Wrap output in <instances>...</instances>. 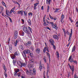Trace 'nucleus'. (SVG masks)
I'll return each instance as SVG.
<instances>
[{"label":"nucleus","mask_w":78,"mask_h":78,"mask_svg":"<svg viewBox=\"0 0 78 78\" xmlns=\"http://www.w3.org/2000/svg\"><path fill=\"white\" fill-rule=\"evenodd\" d=\"M72 58V55H70L69 58V61L70 62H74V63H75L76 64V65H77L78 64V62H77V61L76 60H73V59Z\"/></svg>","instance_id":"obj_1"},{"label":"nucleus","mask_w":78,"mask_h":78,"mask_svg":"<svg viewBox=\"0 0 78 78\" xmlns=\"http://www.w3.org/2000/svg\"><path fill=\"white\" fill-rule=\"evenodd\" d=\"M17 63L19 66H21V67L22 66L23 67H25L27 66V63L25 62H22L21 61H17Z\"/></svg>","instance_id":"obj_2"},{"label":"nucleus","mask_w":78,"mask_h":78,"mask_svg":"<svg viewBox=\"0 0 78 78\" xmlns=\"http://www.w3.org/2000/svg\"><path fill=\"white\" fill-rule=\"evenodd\" d=\"M23 53L24 54L23 55V56H24V58L25 60V59H27V56L25 54H28V53H30V50L29 49L25 50L23 51Z\"/></svg>","instance_id":"obj_3"},{"label":"nucleus","mask_w":78,"mask_h":78,"mask_svg":"<svg viewBox=\"0 0 78 78\" xmlns=\"http://www.w3.org/2000/svg\"><path fill=\"white\" fill-rule=\"evenodd\" d=\"M23 31L27 33V34H30V31H29L28 29L26 27H24L23 28Z\"/></svg>","instance_id":"obj_4"},{"label":"nucleus","mask_w":78,"mask_h":78,"mask_svg":"<svg viewBox=\"0 0 78 78\" xmlns=\"http://www.w3.org/2000/svg\"><path fill=\"white\" fill-rule=\"evenodd\" d=\"M68 65L69 68H70V69L72 71V75H73V72H74V71L75 70V67L73 66H72H72L70 65L69 63L68 64Z\"/></svg>","instance_id":"obj_5"},{"label":"nucleus","mask_w":78,"mask_h":78,"mask_svg":"<svg viewBox=\"0 0 78 78\" xmlns=\"http://www.w3.org/2000/svg\"><path fill=\"white\" fill-rule=\"evenodd\" d=\"M12 44H14L15 46H17V43L19 42V40H17L15 42V41H14V40H13L12 41Z\"/></svg>","instance_id":"obj_6"},{"label":"nucleus","mask_w":78,"mask_h":78,"mask_svg":"<svg viewBox=\"0 0 78 78\" xmlns=\"http://www.w3.org/2000/svg\"><path fill=\"white\" fill-rule=\"evenodd\" d=\"M50 23L51 24H52V25L53 26V28H55V29H56V30H58V27H57V25L56 24H53V23L52 22H50Z\"/></svg>","instance_id":"obj_7"},{"label":"nucleus","mask_w":78,"mask_h":78,"mask_svg":"<svg viewBox=\"0 0 78 78\" xmlns=\"http://www.w3.org/2000/svg\"><path fill=\"white\" fill-rule=\"evenodd\" d=\"M53 37L54 39H57V41H58L59 39V35L55 34L53 36Z\"/></svg>","instance_id":"obj_8"},{"label":"nucleus","mask_w":78,"mask_h":78,"mask_svg":"<svg viewBox=\"0 0 78 78\" xmlns=\"http://www.w3.org/2000/svg\"><path fill=\"white\" fill-rule=\"evenodd\" d=\"M18 14H21V16L23 14V10H19L17 12Z\"/></svg>","instance_id":"obj_9"},{"label":"nucleus","mask_w":78,"mask_h":78,"mask_svg":"<svg viewBox=\"0 0 78 78\" xmlns=\"http://www.w3.org/2000/svg\"><path fill=\"white\" fill-rule=\"evenodd\" d=\"M31 42L30 41H28L27 43H24L25 45L26 46H30V45H31Z\"/></svg>","instance_id":"obj_10"},{"label":"nucleus","mask_w":78,"mask_h":78,"mask_svg":"<svg viewBox=\"0 0 78 78\" xmlns=\"http://www.w3.org/2000/svg\"><path fill=\"white\" fill-rule=\"evenodd\" d=\"M31 71H32L31 70H30L29 71H28V70H26V72L27 74L28 75H31V74H32Z\"/></svg>","instance_id":"obj_11"},{"label":"nucleus","mask_w":78,"mask_h":78,"mask_svg":"<svg viewBox=\"0 0 78 78\" xmlns=\"http://www.w3.org/2000/svg\"><path fill=\"white\" fill-rule=\"evenodd\" d=\"M11 58L12 59H15L16 57L15 56L14 54H11L10 55Z\"/></svg>","instance_id":"obj_12"},{"label":"nucleus","mask_w":78,"mask_h":78,"mask_svg":"<svg viewBox=\"0 0 78 78\" xmlns=\"http://www.w3.org/2000/svg\"><path fill=\"white\" fill-rule=\"evenodd\" d=\"M49 41L50 42L51 44V45H52V44H55V41H54L53 39H50L49 40Z\"/></svg>","instance_id":"obj_13"},{"label":"nucleus","mask_w":78,"mask_h":78,"mask_svg":"<svg viewBox=\"0 0 78 78\" xmlns=\"http://www.w3.org/2000/svg\"><path fill=\"white\" fill-rule=\"evenodd\" d=\"M61 22H62V23H63V22H64V21H63V20H64V15H62L61 18Z\"/></svg>","instance_id":"obj_14"},{"label":"nucleus","mask_w":78,"mask_h":78,"mask_svg":"<svg viewBox=\"0 0 78 78\" xmlns=\"http://www.w3.org/2000/svg\"><path fill=\"white\" fill-rule=\"evenodd\" d=\"M27 22H28V24L29 25H31V22L30 19H29L27 20Z\"/></svg>","instance_id":"obj_15"},{"label":"nucleus","mask_w":78,"mask_h":78,"mask_svg":"<svg viewBox=\"0 0 78 78\" xmlns=\"http://www.w3.org/2000/svg\"><path fill=\"white\" fill-rule=\"evenodd\" d=\"M39 69L40 71H41V70L42 69V65H41V61L40 62V66Z\"/></svg>","instance_id":"obj_16"},{"label":"nucleus","mask_w":78,"mask_h":78,"mask_svg":"<svg viewBox=\"0 0 78 78\" xmlns=\"http://www.w3.org/2000/svg\"><path fill=\"white\" fill-rule=\"evenodd\" d=\"M36 51L37 52V53H39L40 51H41V50L39 49V48H37L36 49Z\"/></svg>","instance_id":"obj_17"},{"label":"nucleus","mask_w":78,"mask_h":78,"mask_svg":"<svg viewBox=\"0 0 78 78\" xmlns=\"http://www.w3.org/2000/svg\"><path fill=\"white\" fill-rule=\"evenodd\" d=\"M76 49V46L74 45L72 48V52L73 51H75V50Z\"/></svg>","instance_id":"obj_18"},{"label":"nucleus","mask_w":78,"mask_h":78,"mask_svg":"<svg viewBox=\"0 0 78 78\" xmlns=\"http://www.w3.org/2000/svg\"><path fill=\"white\" fill-rule=\"evenodd\" d=\"M34 66H33V65H31V64H28V67L29 69H30L31 67H33Z\"/></svg>","instance_id":"obj_19"},{"label":"nucleus","mask_w":78,"mask_h":78,"mask_svg":"<svg viewBox=\"0 0 78 78\" xmlns=\"http://www.w3.org/2000/svg\"><path fill=\"white\" fill-rule=\"evenodd\" d=\"M46 1L47 4H48V5H50L51 2V0H46Z\"/></svg>","instance_id":"obj_20"},{"label":"nucleus","mask_w":78,"mask_h":78,"mask_svg":"<svg viewBox=\"0 0 78 78\" xmlns=\"http://www.w3.org/2000/svg\"><path fill=\"white\" fill-rule=\"evenodd\" d=\"M46 53L47 54V55H48V58H49V61L50 60V55L48 52H46Z\"/></svg>","instance_id":"obj_21"},{"label":"nucleus","mask_w":78,"mask_h":78,"mask_svg":"<svg viewBox=\"0 0 78 78\" xmlns=\"http://www.w3.org/2000/svg\"><path fill=\"white\" fill-rule=\"evenodd\" d=\"M17 62V60L16 59H15L12 62L14 65H15L16 63Z\"/></svg>","instance_id":"obj_22"},{"label":"nucleus","mask_w":78,"mask_h":78,"mask_svg":"<svg viewBox=\"0 0 78 78\" xmlns=\"http://www.w3.org/2000/svg\"><path fill=\"white\" fill-rule=\"evenodd\" d=\"M19 48L21 50H23V48L22 45H20L19 46Z\"/></svg>","instance_id":"obj_23"},{"label":"nucleus","mask_w":78,"mask_h":78,"mask_svg":"<svg viewBox=\"0 0 78 78\" xmlns=\"http://www.w3.org/2000/svg\"><path fill=\"white\" fill-rule=\"evenodd\" d=\"M14 55L15 56H18V55H19L20 54H19V53H17V52H16L14 53Z\"/></svg>","instance_id":"obj_24"},{"label":"nucleus","mask_w":78,"mask_h":78,"mask_svg":"<svg viewBox=\"0 0 78 78\" xmlns=\"http://www.w3.org/2000/svg\"><path fill=\"white\" fill-rule=\"evenodd\" d=\"M3 66L4 69L6 72V66H5V65H3Z\"/></svg>","instance_id":"obj_25"},{"label":"nucleus","mask_w":78,"mask_h":78,"mask_svg":"<svg viewBox=\"0 0 78 78\" xmlns=\"http://www.w3.org/2000/svg\"><path fill=\"white\" fill-rule=\"evenodd\" d=\"M17 75L18 77H20V76H21V73L19 72L17 74Z\"/></svg>","instance_id":"obj_26"},{"label":"nucleus","mask_w":78,"mask_h":78,"mask_svg":"<svg viewBox=\"0 0 78 78\" xmlns=\"http://www.w3.org/2000/svg\"><path fill=\"white\" fill-rule=\"evenodd\" d=\"M14 71L16 72H17H17H19L20 71V70H19V69H15Z\"/></svg>","instance_id":"obj_27"},{"label":"nucleus","mask_w":78,"mask_h":78,"mask_svg":"<svg viewBox=\"0 0 78 78\" xmlns=\"http://www.w3.org/2000/svg\"><path fill=\"white\" fill-rule=\"evenodd\" d=\"M17 72H16L14 71V72L13 73L14 75L15 76H16L17 75Z\"/></svg>","instance_id":"obj_28"},{"label":"nucleus","mask_w":78,"mask_h":78,"mask_svg":"<svg viewBox=\"0 0 78 78\" xmlns=\"http://www.w3.org/2000/svg\"><path fill=\"white\" fill-rule=\"evenodd\" d=\"M28 16H33V13L30 12L28 13Z\"/></svg>","instance_id":"obj_29"},{"label":"nucleus","mask_w":78,"mask_h":78,"mask_svg":"<svg viewBox=\"0 0 78 78\" xmlns=\"http://www.w3.org/2000/svg\"><path fill=\"white\" fill-rule=\"evenodd\" d=\"M1 12H0V14H2V11H3V8L1 6Z\"/></svg>","instance_id":"obj_30"},{"label":"nucleus","mask_w":78,"mask_h":78,"mask_svg":"<svg viewBox=\"0 0 78 78\" xmlns=\"http://www.w3.org/2000/svg\"><path fill=\"white\" fill-rule=\"evenodd\" d=\"M18 32L17 31H15V33L14 34V35H17V36H18Z\"/></svg>","instance_id":"obj_31"},{"label":"nucleus","mask_w":78,"mask_h":78,"mask_svg":"<svg viewBox=\"0 0 78 78\" xmlns=\"http://www.w3.org/2000/svg\"><path fill=\"white\" fill-rule=\"evenodd\" d=\"M13 3H15V4H18L19 6H20V4H19L18 2L16 1H14Z\"/></svg>","instance_id":"obj_32"},{"label":"nucleus","mask_w":78,"mask_h":78,"mask_svg":"<svg viewBox=\"0 0 78 78\" xmlns=\"http://www.w3.org/2000/svg\"><path fill=\"white\" fill-rule=\"evenodd\" d=\"M29 61L30 62H34V59H30Z\"/></svg>","instance_id":"obj_33"},{"label":"nucleus","mask_w":78,"mask_h":78,"mask_svg":"<svg viewBox=\"0 0 78 78\" xmlns=\"http://www.w3.org/2000/svg\"><path fill=\"white\" fill-rule=\"evenodd\" d=\"M2 4L4 5V6H5V7H6V4H5V3L3 1H2Z\"/></svg>","instance_id":"obj_34"},{"label":"nucleus","mask_w":78,"mask_h":78,"mask_svg":"<svg viewBox=\"0 0 78 78\" xmlns=\"http://www.w3.org/2000/svg\"><path fill=\"white\" fill-rule=\"evenodd\" d=\"M52 45L53 47V48L54 49V50H56V46H55V45H54V44H51Z\"/></svg>","instance_id":"obj_35"},{"label":"nucleus","mask_w":78,"mask_h":78,"mask_svg":"<svg viewBox=\"0 0 78 78\" xmlns=\"http://www.w3.org/2000/svg\"><path fill=\"white\" fill-rule=\"evenodd\" d=\"M59 10V9H56L54 11V12H58V11Z\"/></svg>","instance_id":"obj_36"},{"label":"nucleus","mask_w":78,"mask_h":78,"mask_svg":"<svg viewBox=\"0 0 78 78\" xmlns=\"http://www.w3.org/2000/svg\"><path fill=\"white\" fill-rule=\"evenodd\" d=\"M71 33L70 34H69V36H72V29H71Z\"/></svg>","instance_id":"obj_37"},{"label":"nucleus","mask_w":78,"mask_h":78,"mask_svg":"<svg viewBox=\"0 0 78 78\" xmlns=\"http://www.w3.org/2000/svg\"><path fill=\"white\" fill-rule=\"evenodd\" d=\"M14 39H17V37H18V35H14Z\"/></svg>","instance_id":"obj_38"},{"label":"nucleus","mask_w":78,"mask_h":78,"mask_svg":"<svg viewBox=\"0 0 78 78\" xmlns=\"http://www.w3.org/2000/svg\"><path fill=\"white\" fill-rule=\"evenodd\" d=\"M21 34L22 36H24V34H25V33H24L23 31H21Z\"/></svg>","instance_id":"obj_39"},{"label":"nucleus","mask_w":78,"mask_h":78,"mask_svg":"<svg viewBox=\"0 0 78 78\" xmlns=\"http://www.w3.org/2000/svg\"><path fill=\"white\" fill-rule=\"evenodd\" d=\"M10 42V38H9L8 39L7 42L9 44V42Z\"/></svg>","instance_id":"obj_40"},{"label":"nucleus","mask_w":78,"mask_h":78,"mask_svg":"<svg viewBox=\"0 0 78 78\" xmlns=\"http://www.w3.org/2000/svg\"><path fill=\"white\" fill-rule=\"evenodd\" d=\"M28 30H30L31 33H32V31H31V28L30 27H28Z\"/></svg>","instance_id":"obj_41"},{"label":"nucleus","mask_w":78,"mask_h":78,"mask_svg":"<svg viewBox=\"0 0 78 78\" xmlns=\"http://www.w3.org/2000/svg\"><path fill=\"white\" fill-rule=\"evenodd\" d=\"M49 17H50V18L51 19H52V20H53V17L51 16V15H50V14H49Z\"/></svg>","instance_id":"obj_42"},{"label":"nucleus","mask_w":78,"mask_h":78,"mask_svg":"<svg viewBox=\"0 0 78 78\" xmlns=\"http://www.w3.org/2000/svg\"><path fill=\"white\" fill-rule=\"evenodd\" d=\"M9 19V20H10V22L12 23V19H11V18H10V17H8Z\"/></svg>","instance_id":"obj_43"},{"label":"nucleus","mask_w":78,"mask_h":78,"mask_svg":"<svg viewBox=\"0 0 78 78\" xmlns=\"http://www.w3.org/2000/svg\"><path fill=\"white\" fill-rule=\"evenodd\" d=\"M74 77V78H78V77L77 76L76 74H75Z\"/></svg>","instance_id":"obj_44"},{"label":"nucleus","mask_w":78,"mask_h":78,"mask_svg":"<svg viewBox=\"0 0 78 78\" xmlns=\"http://www.w3.org/2000/svg\"><path fill=\"white\" fill-rule=\"evenodd\" d=\"M38 4H39V3H37L35 4H34V6H37V5H38Z\"/></svg>","instance_id":"obj_45"},{"label":"nucleus","mask_w":78,"mask_h":78,"mask_svg":"<svg viewBox=\"0 0 78 78\" xmlns=\"http://www.w3.org/2000/svg\"><path fill=\"white\" fill-rule=\"evenodd\" d=\"M24 13V14L25 15V16H27V12H26L25 11H23Z\"/></svg>","instance_id":"obj_46"},{"label":"nucleus","mask_w":78,"mask_h":78,"mask_svg":"<svg viewBox=\"0 0 78 78\" xmlns=\"http://www.w3.org/2000/svg\"><path fill=\"white\" fill-rule=\"evenodd\" d=\"M71 38H72V36H69V40H68V41H69L71 39Z\"/></svg>","instance_id":"obj_47"},{"label":"nucleus","mask_w":78,"mask_h":78,"mask_svg":"<svg viewBox=\"0 0 78 78\" xmlns=\"http://www.w3.org/2000/svg\"><path fill=\"white\" fill-rule=\"evenodd\" d=\"M33 72L35 74H36V73H35V72H36V70H35V69H33Z\"/></svg>","instance_id":"obj_48"},{"label":"nucleus","mask_w":78,"mask_h":78,"mask_svg":"<svg viewBox=\"0 0 78 78\" xmlns=\"http://www.w3.org/2000/svg\"><path fill=\"white\" fill-rule=\"evenodd\" d=\"M30 49H31V50L32 51H33V50H34V48H33V47L31 46L30 47Z\"/></svg>","instance_id":"obj_49"},{"label":"nucleus","mask_w":78,"mask_h":78,"mask_svg":"<svg viewBox=\"0 0 78 78\" xmlns=\"http://www.w3.org/2000/svg\"><path fill=\"white\" fill-rule=\"evenodd\" d=\"M50 6L49 5L48 6V8H47V11H48L49 9Z\"/></svg>","instance_id":"obj_50"},{"label":"nucleus","mask_w":78,"mask_h":78,"mask_svg":"<svg viewBox=\"0 0 78 78\" xmlns=\"http://www.w3.org/2000/svg\"><path fill=\"white\" fill-rule=\"evenodd\" d=\"M46 49H45V48H44L43 49V52L44 53H45V51H46Z\"/></svg>","instance_id":"obj_51"},{"label":"nucleus","mask_w":78,"mask_h":78,"mask_svg":"<svg viewBox=\"0 0 78 78\" xmlns=\"http://www.w3.org/2000/svg\"><path fill=\"white\" fill-rule=\"evenodd\" d=\"M46 22L48 23H49V24L50 23V22L48 21V20H46Z\"/></svg>","instance_id":"obj_52"},{"label":"nucleus","mask_w":78,"mask_h":78,"mask_svg":"<svg viewBox=\"0 0 78 78\" xmlns=\"http://www.w3.org/2000/svg\"><path fill=\"white\" fill-rule=\"evenodd\" d=\"M43 59H44V61L45 62H46V59L45 58V57H44L43 58Z\"/></svg>","instance_id":"obj_53"},{"label":"nucleus","mask_w":78,"mask_h":78,"mask_svg":"<svg viewBox=\"0 0 78 78\" xmlns=\"http://www.w3.org/2000/svg\"><path fill=\"white\" fill-rule=\"evenodd\" d=\"M9 48H12V45L11 44H10L9 45Z\"/></svg>","instance_id":"obj_54"},{"label":"nucleus","mask_w":78,"mask_h":78,"mask_svg":"<svg viewBox=\"0 0 78 78\" xmlns=\"http://www.w3.org/2000/svg\"><path fill=\"white\" fill-rule=\"evenodd\" d=\"M57 59H58V60H59V55H57Z\"/></svg>","instance_id":"obj_55"},{"label":"nucleus","mask_w":78,"mask_h":78,"mask_svg":"<svg viewBox=\"0 0 78 78\" xmlns=\"http://www.w3.org/2000/svg\"><path fill=\"white\" fill-rule=\"evenodd\" d=\"M43 25L44 26H47V25H48V24H46V23H44Z\"/></svg>","instance_id":"obj_56"},{"label":"nucleus","mask_w":78,"mask_h":78,"mask_svg":"<svg viewBox=\"0 0 78 78\" xmlns=\"http://www.w3.org/2000/svg\"><path fill=\"white\" fill-rule=\"evenodd\" d=\"M9 51L10 52L12 51V48H9Z\"/></svg>","instance_id":"obj_57"},{"label":"nucleus","mask_w":78,"mask_h":78,"mask_svg":"<svg viewBox=\"0 0 78 78\" xmlns=\"http://www.w3.org/2000/svg\"><path fill=\"white\" fill-rule=\"evenodd\" d=\"M21 20L23 23V24L24 23V20L23 19H22Z\"/></svg>","instance_id":"obj_58"},{"label":"nucleus","mask_w":78,"mask_h":78,"mask_svg":"<svg viewBox=\"0 0 78 78\" xmlns=\"http://www.w3.org/2000/svg\"><path fill=\"white\" fill-rule=\"evenodd\" d=\"M56 55H59V52H58V51H56Z\"/></svg>","instance_id":"obj_59"},{"label":"nucleus","mask_w":78,"mask_h":78,"mask_svg":"<svg viewBox=\"0 0 78 78\" xmlns=\"http://www.w3.org/2000/svg\"><path fill=\"white\" fill-rule=\"evenodd\" d=\"M70 41L68 43V44L67 45V47H69L70 45Z\"/></svg>","instance_id":"obj_60"},{"label":"nucleus","mask_w":78,"mask_h":78,"mask_svg":"<svg viewBox=\"0 0 78 78\" xmlns=\"http://www.w3.org/2000/svg\"><path fill=\"white\" fill-rule=\"evenodd\" d=\"M47 71H49V70H50V68L49 67H47Z\"/></svg>","instance_id":"obj_61"},{"label":"nucleus","mask_w":78,"mask_h":78,"mask_svg":"<svg viewBox=\"0 0 78 78\" xmlns=\"http://www.w3.org/2000/svg\"><path fill=\"white\" fill-rule=\"evenodd\" d=\"M16 9V7H14V8L12 9V10H15V9Z\"/></svg>","instance_id":"obj_62"},{"label":"nucleus","mask_w":78,"mask_h":78,"mask_svg":"<svg viewBox=\"0 0 78 78\" xmlns=\"http://www.w3.org/2000/svg\"><path fill=\"white\" fill-rule=\"evenodd\" d=\"M45 16H46V15H45L43 17V19L45 20Z\"/></svg>","instance_id":"obj_63"},{"label":"nucleus","mask_w":78,"mask_h":78,"mask_svg":"<svg viewBox=\"0 0 78 78\" xmlns=\"http://www.w3.org/2000/svg\"><path fill=\"white\" fill-rule=\"evenodd\" d=\"M46 29H48V30H50V29L48 27H46Z\"/></svg>","instance_id":"obj_64"}]
</instances>
